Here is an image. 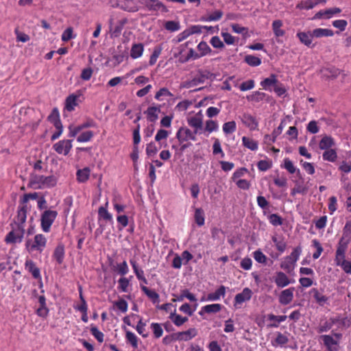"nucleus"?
Wrapping results in <instances>:
<instances>
[{"instance_id": "nucleus-52", "label": "nucleus", "mask_w": 351, "mask_h": 351, "mask_svg": "<svg viewBox=\"0 0 351 351\" xmlns=\"http://www.w3.org/2000/svg\"><path fill=\"white\" fill-rule=\"evenodd\" d=\"M124 10L128 12H136L138 9L133 0H124Z\"/></svg>"}, {"instance_id": "nucleus-28", "label": "nucleus", "mask_w": 351, "mask_h": 351, "mask_svg": "<svg viewBox=\"0 0 351 351\" xmlns=\"http://www.w3.org/2000/svg\"><path fill=\"white\" fill-rule=\"evenodd\" d=\"M310 293L313 295L316 302L321 306L324 305L328 300V298L319 293L317 289H312Z\"/></svg>"}, {"instance_id": "nucleus-4", "label": "nucleus", "mask_w": 351, "mask_h": 351, "mask_svg": "<svg viewBox=\"0 0 351 351\" xmlns=\"http://www.w3.org/2000/svg\"><path fill=\"white\" fill-rule=\"evenodd\" d=\"M58 216V213L56 210H46L40 217V225L42 230L45 232H49L50 228Z\"/></svg>"}, {"instance_id": "nucleus-51", "label": "nucleus", "mask_w": 351, "mask_h": 351, "mask_svg": "<svg viewBox=\"0 0 351 351\" xmlns=\"http://www.w3.org/2000/svg\"><path fill=\"white\" fill-rule=\"evenodd\" d=\"M236 123L234 121L225 123L223 125V130L226 134H230L235 131Z\"/></svg>"}, {"instance_id": "nucleus-42", "label": "nucleus", "mask_w": 351, "mask_h": 351, "mask_svg": "<svg viewBox=\"0 0 351 351\" xmlns=\"http://www.w3.org/2000/svg\"><path fill=\"white\" fill-rule=\"evenodd\" d=\"M245 62L252 66H256L261 64V60L254 56L247 55L245 57Z\"/></svg>"}, {"instance_id": "nucleus-38", "label": "nucleus", "mask_w": 351, "mask_h": 351, "mask_svg": "<svg viewBox=\"0 0 351 351\" xmlns=\"http://www.w3.org/2000/svg\"><path fill=\"white\" fill-rule=\"evenodd\" d=\"M164 27L171 32H176L180 29V24L178 21H168L164 24Z\"/></svg>"}, {"instance_id": "nucleus-10", "label": "nucleus", "mask_w": 351, "mask_h": 351, "mask_svg": "<svg viewBox=\"0 0 351 351\" xmlns=\"http://www.w3.org/2000/svg\"><path fill=\"white\" fill-rule=\"evenodd\" d=\"M242 123L251 130H254L257 128L258 123L256 118L248 113H243L239 117Z\"/></svg>"}, {"instance_id": "nucleus-7", "label": "nucleus", "mask_w": 351, "mask_h": 351, "mask_svg": "<svg viewBox=\"0 0 351 351\" xmlns=\"http://www.w3.org/2000/svg\"><path fill=\"white\" fill-rule=\"evenodd\" d=\"M138 1L150 11L161 10L164 12H168L167 8L158 0H138Z\"/></svg>"}, {"instance_id": "nucleus-6", "label": "nucleus", "mask_w": 351, "mask_h": 351, "mask_svg": "<svg viewBox=\"0 0 351 351\" xmlns=\"http://www.w3.org/2000/svg\"><path fill=\"white\" fill-rule=\"evenodd\" d=\"M196 134L186 127H181L176 133V138L180 144H182L189 140L196 141Z\"/></svg>"}, {"instance_id": "nucleus-59", "label": "nucleus", "mask_w": 351, "mask_h": 351, "mask_svg": "<svg viewBox=\"0 0 351 351\" xmlns=\"http://www.w3.org/2000/svg\"><path fill=\"white\" fill-rule=\"evenodd\" d=\"M254 86V82L252 80H247L246 82H243L239 88L242 91H245L253 88Z\"/></svg>"}, {"instance_id": "nucleus-23", "label": "nucleus", "mask_w": 351, "mask_h": 351, "mask_svg": "<svg viewBox=\"0 0 351 351\" xmlns=\"http://www.w3.org/2000/svg\"><path fill=\"white\" fill-rule=\"evenodd\" d=\"M335 145L334 140L329 136H324L319 142V147L321 149H329Z\"/></svg>"}, {"instance_id": "nucleus-41", "label": "nucleus", "mask_w": 351, "mask_h": 351, "mask_svg": "<svg viewBox=\"0 0 351 351\" xmlns=\"http://www.w3.org/2000/svg\"><path fill=\"white\" fill-rule=\"evenodd\" d=\"M222 306L220 304H208L203 307V311L206 313H216L221 310Z\"/></svg>"}, {"instance_id": "nucleus-29", "label": "nucleus", "mask_w": 351, "mask_h": 351, "mask_svg": "<svg viewBox=\"0 0 351 351\" xmlns=\"http://www.w3.org/2000/svg\"><path fill=\"white\" fill-rule=\"evenodd\" d=\"M141 289L154 303L159 302V295L154 290H151L145 286H141Z\"/></svg>"}, {"instance_id": "nucleus-61", "label": "nucleus", "mask_w": 351, "mask_h": 351, "mask_svg": "<svg viewBox=\"0 0 351 351\" xmlns=\"http://www.w3.org/2000/svg\"><path fill=\"white\" fill-rule=\"evenodd\" d=\"M15 33L16 34L17 41L25 43V42L28 41L30 38L27 34H26L23 32H19L18 29H15Z\"/></svg>"}, {"instance_id": "nucleus-25", "label": "nucleus", "mask_w": 351, "mask_h": 351, "mask_svg": "<svg viewBox=\"0 0 351 351\" xmlns=\"http://www.w3.org/2000/svg\"><path fill=\"white\" fill-rule=\"evenodd\" d=\"M226 293V287L221 285L214 293L208 294L207 300L210 301H216L219 300L221 296H223Z\"/></svg>"}, {"instance_id": "nucleus-46", "label": "nucleus", "mask_w": 351, "mask_h": 351, "mask_svg": "<svg viewBox=\"0 0 351 351\" xmlns=\"http://www.w3.org/2000/svg\"><path fill=\"white\" fill-rule=\"evenodd\" d=\"M195 220L199 226H202L204 224V211L202 208H196L195 212Z\"/></svg>"}, {"instance_id": "nucleus-13", "label": "nucleus", "mask_w": 351, "mask_h": 351, "mask_svg": "<svg viewBox=\"0 0 351 351\" xmlns=\"http://www.w3.org/2000/svg\"><path fill=\"white\" fill-rule=\"evenodd\" d=\"M27 205L22 206L18 210L16 219L14 220L12 223H14L16 227L23 226L27 218Z\"/></svg>"}, {"instance_id": "nucleus-50", "label": "nucleus", "mask_w": 351, "mask_h": 351, "mask_svg": "<svg viewBox=\"0 0 351 351\" xmlns=\"http://www.w3.org/2000/svg\"><path fill=\"white\" fill-rule=\"evenodd\" d=\"M91 334L95 337V338L99 342L102 343L104 341V334L101 331L98 330L96 326H91L90 329Z\"/></svg>"}, {"instance_id": "nucleus-31", "label": "nucleus", "mask_w": 351, "mask_h": 351, "mask_svg": "<svg viewBox=\"0 0 351 351\" xmlns=\"http://www.w3.org/2000/svg\"><path fill=\"white\" fill-rule=\"evenodd\" d=\"M143 45L141 43L133 45L130 51V56L134 59L141 57L143 52Z\"/></svg>"}, {"instance_id": "nucleus-64", "label": "nucleus", "mask_w": 351, "mask_h": 351, "mask_svg": "<svg viewBox=\"0 0 351 351\" xmlns=\"http://www.w3.org/2000/svg\"><path fill=\"white\" fill-rule=\"evenodd\" d=\"M130 282L129 280L126 278H121L119 280V289H120L122 291L126 292L127 289L129 286Z\"/></svg>"}, {"instance_id": "nucleus-15", "label": "nucleus", "mask_w": 351, "mask_h": 351, "mask_svg": "<svg viewBox=\"0 0 351 351\" xmlns=\"http://www.w3.org/2000/svg\"><path fill=\"white\" fill-rule=\"evenodd\" d=\"M25 269L32 274L35 279H40V269L37 267L32 260H27L25 263Z\"/></svg>"}, {"instance_id": "nucleus-55", "label": "nucleus", "mask_w": 351, "mask_h": 351, "mask_svg": "<svg viewBox=\"0 0 351 351\" xmlns=\"http://www.w3.org/2000/svg\"><path fill=\"white\" fill-rule=\"evenodd\" d=\"M223 16V12L221 10H216L214 12L209 14L206 21H219Z\"/></svg>"}, {"instance_id": "nucleus-35", "label": "nucleus", "mask_w": 351, "mask_h": 351, "mask_svg": "<svg viewBox=\"0 0 351 351\" xmlns=\"http://www.w3.org/2000/svg\"><path fill=\"white\" fill-rule=\"evenodd\" d=\"M282 22L280 20H276L272 23V29L276 37L284 36L285 31L281 29Z\"/></svg>"}, {"instance_id": "nucleus-21", "label": "nucleus", "mask_w": 351, "mask_h": 351, "mask_svg": "<svg viewBox=\"0 0 351 351\" xmlns=\"http://www.w3.org/2000/svg\"><path fill=\"white\" fill-rule=\"evenodd\" d=\"M275 282L278 287H285L290 283V281L285 274L279 271L277 273Z\"/></svg>"}, {"instance_id": "nucleus-14", "label": "nucleus", "mask_w": 351, "mask_h": 351, "mask_svg": "<svg viewBox=\"0 0 351 351\" xmlns=\"http://www.w3.org/2000/svg\"><path fill=\"white\" fill-rule=\"evenodd\" d=\"M285 121H282L279 126L274 130L271 136L269 134H266L264 136L265 143L271 145L272 143L276 141V137L281 134L283 129V124Z\"/></svg>"}, {"instance_id": "nucleus-40", "label": "nucleus", "mask_w": 351, "mask_h": 351, "mask_svg": "<svg viewBox=\"0 0 351 351\" xmlns=\"http://www.w3.org/2000/svg\"><path fill=\"white\" fill-rule=\"evenodd\" d=\"M242 141H243V145L245 147H247L252 151L256 150L258 148L257 142L248 138V137L243 136L242 138Z\"/></svg>"}, {"instance_id": "nucleus-26", "label": "nucleus", "mask_w": 351, "mask_h": 351, "mask_svg": "<svg viewBox=\"0 0 351 351\" xmlns=\"http://www.w3.org/2000/svg\"><path fill=\"white\" fill-rule=\"evenodd\" d=\"M276 335V339L271 341V345L274 347H277L278 346H282L288 343L289 339L285 335L278 332Z\"/></svg>"}, {"instance_id": "nucleus-54", "label": "nucleus", "mask_w": 351, "mask_h": 351, "mask_svg": "<svg viewBox=\"0 0 351 351\" xmlns=\"http://www.w3.org/2000/svg\"><path fill=\"white\" fill-rule=\"evenodd\" d=\"M93 133L91 131H86L82 133L77 138L78 142H87L93 137Z\"/></svg>"}, {"instance_id": "nucleus-49", "label": "nucleus", "mask_w": 351, "mask_h": 351, "mask_svg": "<svg viewBox=\"0 0 351 351\" xmlns=\"http://www.w3.org/2000/svg\"><path fill=\"white\" fill-rule=\"evenodd\" d=\"M151 328L152 329L154 335L156 338H160L162 335L163 330L160 324L152 323L151 324Z\"/></svg>"}, {"instance_id": "nucleus-17", "label": "nucleus", "mask_w": 351, "mask_h": 351, "mask_svg": "<svg viewBox=\"0 0 351 351\" xmlns=\"http://www.w3.org/2000/svg\"><path fill=\"white\" fill-rule=\"evenodd\" d=\"M297 36L298 37L300 41L306 46L309 47H313V45L311 46L312 38L313 37V36L312 35V32H298L297 34Z\"/></svg>"}, {"instance_id": "nucleus-60", "label": "nucleus", "mask_w": 351, "mask_h": 351, "mask_svg": "<svg viewBox=\"0 0 351 351\" xmlns=\"http://www.w3.org/2000/svg\"><path fill=\"white\" fill-rule=\"evenodd\" d=\"M114 305L123 313L126 312L128 310V303L123 299L115 302Z\"/></svg>"}, {"instance_id": "nucleus-57", "label": "nucleus", "mask_w": 351, "mask_h": 351, "mask_svg": "<svg viewBox=\"0 0 351 351\" xmlns=\"http://www.w3.org/2000/svg\"><path fill=\"white\" fill-rule=\"evenodd\" d=\"M93 71L90 67L84 69L82 71L80 77L85 81L89 80L93 75Z\"/></svg>"}, {"instance_id": "nucleus-39", "label": "nucleus", "mask_w": 351, "mask_h": 351, "mask_svg": "<svg viewBox=\"0 0 351 351\" xmlns=\"http://www.w3.org/2000/svg\"><path fill=\"white\" fill-rule=\"evenodd\" d=\"M134 271L138 280H143L145 284L147 283L146 278L144 277V272L143 270L139 269L135 261H130Z\"/></svg>"}, {"instance_id": "nucleus-27", "label": "nucleus", "mask_w": 351, "mask_h": 351, "mask_svg": "<svg viewBox=\"0 0 351 351\" xmlns=\"http://www.w3.org/2000/svg\"><path fill=\"white\" fill-rule=\"evenodd\" d=\"M77 97H78L77 95L72 94V95H69L66 99L65 108L68 111H69V112L73 111L75 108V106H76L77 105Z\"/></svg>"}, {"instance_id": "nucleus-48", "label": "nucleus", "mask_w": 351, "mask_h": 351, "mask_svg": "<svg viewBox=\"0 0 351 351\" xmlns=\"http://www.w3.org/2000/svg\"><path fill=\"white\" fill-rule=\"evenodd\" d=\"M197 49L201 52L199 54L201 57L209 53L211 51L210 47L206 42L204 41H202L199 43Z\"/></svg>"}, {"instance_id": "nucleus-56", "label": "nucleus", "mask_w": 351, "mask_h": 351, "mask_svg": "<svg viewBox=\"0 0 351 351\" xmlns=\"http://www.w3.org/2000/svg\"><path fill=\"white\" fill-rule=\"evenodd\" d=\"M254 258L260 263H265L267 261L266 256L260 250H256L254 252Z\"/></svg>"}, {"instance_id": "nucleus-16", "label": "nucleus", "mask_w": 351, "mask_h": 351, "mask_svg": "<svg viewBox=\"0 0 351 351\" xmlns=\"http://www.w3.org/2000/svg\"><path fill=\"white\" fill-rule=\"evenodd\" d=\"M252 290L249 288H245L243 291L236 295L234 298L235 303L241 304L245 301L250 300L252 298Z\"/></svg>"}, {"instance_id": "nucleus-8", "label": "nucleus", "mask_w": 351, "mask_h": 351, "mask_svg": "<svg viewBox=\"0 0 351 351\" xmlns=\"http://www.w3.org/2000/svg\"><path fill=\"white\" fill-rule=\"evenodd\" d=\"M215 77V75L210 71L199 69L197 71V74L193 79L196 86L199 84H203L206 80L210 79L211 80H213Z\"/></svg>"}, {"instance_id": "nucleus-62", "label": "nucleus", "mask_w": 351, "mask_h": 351, "mask_svg": "<svg viewBox=\"0 0 351 351\" xmlns=\"http://www.w3.org/2000/svg\"><path fill=\"white\" fill-rule=\"evenodd\" d=\"M160 53H161V49H159V48L154 49L152 54L150 56V59H149V62L150 65H154L156 62V60H157L158 56H160Z\"/></svg>"}, {"instance_id": "nucleus-58", "label": "nucleus", "mask_w": 351, "mask_h": 351, "mask_svg": "<svg viewBox=\"0 0 351 351\" xmlns=\"http://www.w3.org/2000/svg\"><path fill=\"white\" fill-rule=\"evenodd\" d=\"M332 25L335 27L339 29L341 31H344L348 25V22L343 19L336 20L332 22Z\"/></svg>"}, {"instance_id": "nucleus-20", "label": "nucleus", "mask_w": 351, "mask_h": 351, "mask_svg": "<svg viewBox=\"0 0 351 351\" xmlns=\"http://www.w3.org/2000/svg\"><path fill=\"white\" fill-rule=\"evenodd\" d=\"M188 123L195 129V133H197L199 130L202 129L203 127L202 119L197 116L189 118Z\"/></svg>"}, {"instance_id": "nucleus-24", "label": "nucleus", "mask_w": 351, "mask_h": 351, "mask_svg": "<svg viewBox=\"0 0 351 351\" xmlns=\"http://www.w3.org/2000/svg\"><path fill=\"white\" fill-rule=\"evenodd\" d=\"M47 119H48L49 121H50L51 123H53L55 127L56 126L60 127V126L62 125V124L60 120V115H59L58 110L56 108L53 109V110L51 111V114L49 115Z\"/></svg>"}, {"instance_id": "nucleus-33", "label": "nucleus", "mask_w": 351, "mask_h": 351, "mask_svg": "<svg viewBox=\"0 0 351 351\" xmlns=\"http://www.w3.org/2000/svg\"><path fill=\"white\" fill-rule=\"evenodd\" d=\"M169 319H171L177 326H180L188 321V317H182L180 315L176 314V311L173 313H171Z\"/></svg>"}, {"instance_id": "nucleus-43", "label": "nucleus", "mask_w": 351, "mask_h": 351, "mask_svg": "<svg viewBox=\"0 0 351 351\" xmlns=\"http://www.w3.org/2000/svg\"><path fill=\"white\" fill-rule=\"evenodd\" d=\"M337 157V153L335 150L333 149H326L323 154L324 160L330 162H334L336 160Z\"/></svg>"}, {"instance_id": "nucleus-32", "label": "nucleus", "mask_w": 351, "mask_h": 351, "mask_svg": "<svg viewBox=\"0 0 351 351\" xmlns=\"http://www.w3.org/2000/svg\"><path fill=\"white\" fill-rule=\"evenodd\" d=\"M278 83V80L276 79V76L274 74H271L269 77L265 78L263 81L261 82V85L265 89H269V87L273 86L276 85V84Z\"/></svg>"}, {"instance_id": "nucleus-34", "label": "nucleus", "mask_w": 351, "mask_h": 351, "mask_svg": "<svg viewBox=\"0 0 351 351\" xmlns=\"http://www.w3.org/2000/svg\"><path fill=\"white\" fill-rule=\"evenodd\" d=\"M180 333L182 341H187L195 337L197 335V331L195 328H191Z\"/></svg>"}, {"instance_id": "nucleus-63", "label": "nucleus", "mask_w": 351, "mask_h": 351, "mask_svg": "<svg viewBox=\"0 0 351 351\" xmlns=\"http://www.w3.org/2000/svg\"><path fill=\"white\" fill-rule=\"evenodd\" d=\"M210 44L213 45L215 48L221 49L224 47V44L223 42L220 40V38L218 36H213L210 40Z\"/></svg>"}, {"instance_id": "nucleus-3", "label": "nucleus", "mask_w": 351, "mask_h": 351, "mask_svg": "<svg viewBox=\"0 0 351 351\" xmlns=\"http://www.w3.org/2000/svg\"><path fill=\"white\" fill-rule=\"evenodd\" d=\"M10 226L12 230L6 235L5 242L11 244H14L16 242L21 243L25 233L24 226L16 227L14 223H11Z\"/></svg>"}, {"instance_id": "nucleus-2", "label": "nucleus", "mask_w": 351, "mask_h": 351, "mask_svg": "<svg viewBox=\"0 0 351 351\" xmlns=\"http://www.w3.org/2000/svg\"><path fill=\"white\" fill-rule=\"evenodd\" d=\"M47 244V239L42 234H38L34 237V241L27 239L25 243V247L29 252L38 251L42 252Z\"/></svg>"}, {"instance_id": "nucleus-30", "label": "nucleus", "mask_w": 351, "mask_h": 351, "mask_svg": "<svg viewBox=\"0 0 351 351\" xmlns=\"http://www.w3.org/2000/svg\"><path fill=\"white\" fill-rule=\"evenodd\" d=\"M313 37L321 38L323 36H332L333 32L328 29L317 28L312 32Z\"/></svg>"}, {"instance_id": "nucleus-45", "label": "nucleus", "mask_w": 351, "mask_h": 351, "mask_svg": "<svg viewBox=\"0 0 351 351\" xmlns=\"http://www.w3.org/2000/svg\"><path fill=\"white\" fill-rule=\"evenodd\" d=\"M348 244V241H344V237H341L339 241L336 254H338L339 255H345Z\"/></svg>"}, {"instance_id": "nucleus-22", "label": "nucleus", "mask_w": 351, "mask_h": 351, "mask_svg": "<svg viewBox=\"0 0 351 351\" xmlns=\"http://www.w3.org/2000/svg\"><path fill=\"white\" fill-rule=\"evenodd\" d=\"M53 257L58 264H61L63 262L64 257V247L62 244H58L55 248Z\"/></svg>"}, {"instance_id": "nucleus-18", "label": "nucleus", "mask_w": 351, "mask_h": 351, "mask_svg": "<svg viewBox=\"0 0 351 351\" xmlns=\"http://www.w3.org/2000/svg\"><path fill=\"white\" fill-rule=\"evenodd\" d=\"M160 112V107L151 106L145 111V114H147V120L150 122H155L158 118V114Z\"/></svg>"}, {"instance_id": "nucleus-47", "label": "nucleus", "mask_w": 351, "mask_h": 351, "mask_svg": "<svg viewBox=\"0 0 351 351\" xmlns=\"http://www.w3.org/2000/svg\"><path fill=\"white\" fill-rule=\"evenodd\" d=\"M125 338L134 348H137L138 339L137 337L133 332L130 331H127L125 334Z\"/></svg>"}, {"instance_id": "nucleus-9", "label": "nucleus", "mask_w": 351, "mask_h": 351, "mask_svg": "<svg viewBox=\"0 0 351 351\" xmlns=\"http://www.w3.org/2000/svg\"><path fill=\"white\" fill-rule=\"evenodd\" d=\"M71 140H63L60 141L56 144L53 145V149L56 150V152L58 154H64V155H67L69 152H70L72 144Z\"/></svg>"}, {"instance_id": "nucleus-37", "label": "nucleus", "mask_w": 351, "mask_h": 351, "mask_svg": "<svg viewBox=\"0 0 351 351\" xmlns=\"http://www.w3.org/2000/svg\"><path fill=\"white\" fill-rule=\"evenodd\" d=\"M90 175V169L88 167L84 168L83 169H79L77 171V180L80 182H86Z\"/></svg>"}, {"instance_id": "nucleus-12", "label": "nucleus", "mask_w": 351, "mask_h": 351, "mask_svg": "<svg viewBox=\"0 0 351 351\" xmlns=\"http://www.w3.org/2000/svg\"><path fill=\"white\" fill-rule=\"evenodd\" d=\"M293 287L283 290L279 296V302L282 305L289 304L293 300Z\"/></svg>"}, {"instance_id": "nucleus-36", "label": "nucleus", "mask_w": 351, "mask_h": 351, "mask_svg": "<svg viewBox=\"0 0 351 351\" xmlns=\"http://www.w3.org/2000/svg\"><path fill=\"white\" fill-rule=\"evenodd\" d=\"M283 167L286 169L290 173H294L296 172L297 176L302 178L300 170L298 169V171H296V168L294 167L293 162L289 158H285L284 160Z\"/></svg>"}, {"instance_id": "nucleus-19", "label": "nucleus", "mask_w": 351, "mask_h": 351, "mask_svg": "<svg viewBox=\"0 0 351 351\" xmlns=\"http://www.w3.org/2000/svg\"><path fill=\"white\" fill-rule=\"evenodd\" d=\"M38 302L40 307L37 309V315L40 317H45L49 313V309L46 306V299L44 295H40L38 297Z\"/></svg>"}, {"instance_id": "nucleus-44", "label": "nucleus", "mask_w": 351, "mask_h": 351, "mask_svg": "<svg viewBox=\"0 0 351 351\" xmlns=\"http://www.w3.org/2000/svg\"><path fill=\"white\" fill-rule=\"evenodd\" d=\"M98 215L99 218L103 219L108 221H112V216L110 213L108 212L106 207L101 206L98 210Z\"/></svg>"}, {"instance_id": "nucleus-53", "label": "nucleus", "mask_w": 351, "mask_h": 351, "mask_svg": "<svg viewBox=\"0 0 351 351\" xmlns=\"http://www.w3.org/2000/svg\"><path fill=\"white\" fill-rule=\"evenodd\" d=\"M269 222L275 226L282 224V219L277 214H271L269 216Z\"/></svg>"}, {"instance_id": "nucleus-1", "label": "nucleus", "mask_w": 351, "mask_h": 351, "mask_svg": "<svg viewBox=\"0 0 351 351\" xmlns=\"http://www.w3.org/2000/svg\"><path fill=\"white\" fill-rule=\"evenodd\" d=\"M56 182V178L53 176H44L32 174L30 177L29 183L34 189H43L54 186Z\"/></svg>"}, {"instance_id": "nucleus-5", "label": "nucleus", "mask_w": 351, "mask_h": 351, "mask_svg": "<svg viewBox=\"0 0 351 351\" xmlns=\"http://www.w3.org/2000/svg\"><path fill=\"white\" fill-rule=\"evenodd\" d=\"M300 253L301 248L300 247H295L291 254L287 256L285 260L281 263V268L289 271L292 268V265L298 261Z\"/></svg>"}, {"instance_id": "nucleus-11", "label": "nucleus", "mask_w": 351, "mask_h": 351, "mask_svg": "<svg viewBox=\"0 0 351 351\" xmlns=\"http://www.w3.org/2000/svg\"><path fill=\"white\" fill-rule=\"evenodd\" d=\"M328 351H337L338 342L330 335H324L320 337Z\"/></svg>"}]
</instances>
